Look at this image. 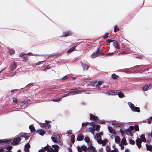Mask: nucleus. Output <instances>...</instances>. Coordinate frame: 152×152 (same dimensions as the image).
<instances>
[{
  "label": "nucleus",
  "instance_id": "nucleus-1",
  "mask_svg": "<svg viewBox=\"0 0 152 152\" xmlns=\"http://www.w3.org/2000/svg\"><path fill=\"white\" fill-rule=\"evenodd\" d=\"M52 147L54 149H53L52 148H49V146L47 145L43 148H42V149L39 150V152H45L44 150L45 151L48 150V152H58V151L59 146L57 145H53Z\"/></svg>",
  "mask_w": 152,
  "mask_h": 152
},
{
  "label": "nucleus",
  "instance_id": "nucleus-2",
  "mask_svg": "<svg viewBox=\"0 0 152 152\" xmlns=\"http://www.w3.org/2000/svg\"><path fill=\"white\" fill-rule=\"evenodd\" d=\"M128 104L132 111L137 112H140V109L139 107L135 106L132 103L130 102H128Z\"/></svg>",
  "mask_w": 152,
  "mask_h": 152
},
{
  "label": "nucleus",
  "instance_id": "nucleus-3",
  "mask_svg": "<svg viewBox=\"0 0 152 152\" xmlns=\"http://www.w3.org/2000/svg\"><path fill=\"white\" fill-rule=\"evenodd\" d=\"M54 137H52L51 139L55 143H57L58 141L60 140V136L57 133L54 134Z\"/></svg>",
  "mask_w": 152,
  "mask_h": 152
},
{
  "label": "nucleus",
  "instance_id": "nucleus-4",
  "mask_svg": "<svg viewBox=\"0 0 152 152\" xmlns=\"http://www.w3.org/2000/svg\"><path fill=\"white\" fill-rule=\"evenodd\" d=\"M80 92V91H74L72 92H70L69 93L64 94V96H62V97H64L65 96H66L68 95H74V94H78Z\"/></svg>",
  "mask_w": 152,
  "mask_h": 152
},
{
  "label": "nucleus",
  "instance_id": "nucleus-5",
  "mask_svg": "<svg viewBox=\"0 0 152 152\" xmlns=\"http://www.w3.org/2000/svg\"><path fill=\"white\" fill-rule=\"evenodd\" d=\"M141 140L140 139H137L136 140L137 145L139 148H140L141 146V143L142 142V138L141 136Z\"/></svg>",
  "mask_w": 152,
  "mask_h": 152
},
{
  "label": "nucleus",
  "instance_id": "nucleus-6",
  "mask_svg": "<svg viewBox=\"0 0 152 152\" xmlns=\"http://www.w3.org/2000/svg\"><path fill=\"white\" fill-rule=\"evenodd\" d=\"M72 32L70 31L63 32L61 37H66L71 35Z\"/></svg>",
  "mask_w": 152,
  "mask_h": 152
},
{
  "label": "nucleus",
  "instance_id": "nucleus-7",
  "mask_svg": "<svg viewBox=\"0 0 152 152\" xmlns=\"http://www.w3.org/2000/svg\"><path fill=\"white\" fill-rule=\"evenodd\" d=\"M86 147L84 146H83L81 147H77V150L78 152H82V150L84 151V152H86L85 151L86 150Z\"/></svg>",
  "mask_w": 152,
  "mask_h": 152
},
{
  "label": "nucleus",
  "instance_id": "nucleus-8",
  "mask_svg": "<svg viewBox=\"0 0 152 152\" xmlns=\"http://www.w3.org/2000/svg\"><path fill=\"white\" fill-rule=\"evenodd\" d=\"M108 128L109 132L111 133L112 134H116L115 130L112 127L108 126Z\"/></svg>",
  "mask_w": 152,
  "mask_h": 152
},
{
  "label": "nucleus",
  "instance_id": "nucleus-9",
  "mask_svg": "<svg viewBox=\"0 0 152 152\" xmlns=\"http://www.w3.org/2000/svg\"><path fill=\"white\" fill-rule=\"evenodd\" d=\"M17 64L14 61L11 64L10 66V70H13L16 68Z\"/></svg>",
  "mask_w": 152,
  "mask_h": 152
},
{
  "label": "nucleus",
  "instance_id": "nucleus-10",
  "mask_svg": "<svg viewBox=\"0 0 152 152\" xmlns=\"http://www.w3.org/2000/svg\"><path fill=\"white\" fill-rule=\"evenodd\" d=\"M90 116L91 120L94 121L96 122L98 121V118L97 116L91 114H90Z\"/></svg>",
  "mask_w": 152,
  "mask_h": 152
},
{
  "label": "nucleus",
  "instance_id": "nucleus-11",
  "mask_svg": "<svg viewBox=\"0 0 152 152\" xmlns=\"http://www.w3.org/2000/svg\"><path fill=\"white\" fill-rule=\"evenodd\" d=\"M103 134V133L102 132H100L96 133V137H95L94 139H96L97 138L100 139L101 138V136Z\"/></svg>",
  "mask_w": 152,
  "mask_h": 152
},
{
  "label": "nucleus",
  "instance_id": "nucleus-12",
  "mask_svg": "<svg viewBox=\"0 0 152 152\" xmlns=\"http://www.w3.org/2000/svg\"><path fill=\"white\" fill-rule=\"evenodd\" d=\"M37 132L40 135L43 136L45 133L46 132L41 129L38 130Z\"/></svg>",
  "mask_w": 152,
  "mask_h": 152
},
{
  "label": "nucleus",
  "instance_id": "nucleus-13",
  "mask_svg": "<svg viewBox=\"0 0 152 152\" xmlns=\"http://www.w3.org/2000/svg\"><path fill=\"white\" fill-rule=\"evenodd\" d=\"M89 152H96L95 151V148L93 146H91L88 148Z\"/></svg>",
  "mask_w": 152,
  "mask_h": 152
},
{
  "label": "nucleus",
  "instance_id": "nucleus-14",
  "mask_svg": "<svg viewBox=\"0 0 152 152\" xmlns=\"http://www.w3.org/2000/svg\"><path fill=\"white\" fill-rule=\"evenodd\" d=\"M21 139L19 138H16L14 139L13 140V145L18 144L20 141Z\"/></svg>",
  "mask_w": 152,
  "mask_h": 152
},
{
  "label": "nucleus",
  "instance_id": "nucleus-15",
  "mask_svg": "<svg viewBox=\"0 0 152 152\" xmlns=\"http://www.w3.org/2000/svg\"><path fill=\"white\" fill-rule=\"evenodd\" d=\"M12 140L10 139H4L3 140H0V144L3 143H9Z\"/></svg>",
  "mask_w": 152,
  "mask_h": 152
},
{
  "label": "nucleus",
  "instance_id": "nucleus-16",
  "mask_svg": "<svg viewBox=\"0 0 152 152\" xmlns=\"http://www.w3.org/2000/svg\"><path fill=\"white\" fill-rule=\"evenodd\" d=\"M113 44L115 48L118 49H120V46L118 44V41H116L114 42Z\"/></svg>",
  "mask_w": 152,
  "mask_h": 152
},
{
  "label": "nucleus",
  "instance_id": "nucleus-17",
  "mask_svg": "<svg viewBox=\"0 0 152 152\" xmlns=\"http://www.w3.org/2000/svg\"><path fill=\"white\" fill-rule=\"evenodd\" d=\"M90 124L91 125H93V128H92V127L90 128V131L92 133V134H94V129L95 127V124L94 123H90Z\"/></svg>",
  "mask_w": 152,
  "mask_h": 152
},
{
  "label": "nucleus",
  "instance_id": "nucleus-18",
  "mask_svg": "<svg viewBox=\"0 0 152 152\" xmlns=\"http://www.w3.org/2000/svg\"><path fill=\"white\" fill-rule=\"evenodd\" d=\"M30 145L28 143L25 146V152H29V149L30 148Z\"/></svg>",
  "mask_w": 152,
  "mask_h": 152
},
{
  "label": "nucleus",
  "instance_id": "nucleus-19",
  "mask_svg": "<svg viewBox=\"0 0 152 152\" xmlns=\"http://www.w3.org/2000/svg\"><path fill=\"white\" fill-rule=\"evenodd\" d=\"M83 136L82 134H79L77 138V140L79 141H81L83 140Z\"/></svg>",
  "mask_w": 152,
  "mask_h": 152
},
{
  "label": "nucleus",
  "instance_id": "nucleus-20",
  "mask_svg": "<svg viewBox=\"0 0 152 152\" xmlns=\"http://www.w3.org/2000/svg\"><path fill=\"white\" fill-rule=\"evenodd\" d=\"M120 138L118 136H116L115 137V142L117 143H119L120 142Z\"/></svg>",
  "mask_w": 152,
  "mask_h": 152
},
{
  "label": "nucleus",
  "instance_id": "nucleus-21",
  "mask_svg": "<svg viewBox=\"0 0 152 152\" xmlns=\"http://www.w3.org/2000/svg\"><path fill=\"white\" fill-rule=\"evenodd\" d=\"M146 147L147 150L150 151H152V146L151 145L146 144Z\"/></svg>",
  "mask_w": 152,
  "mask_h": 152
},
{
  "label": "nucleus",
  "instance_id": "nucleus-22",
  "mask_svg": "<svg viewBox=\"0 0 152 152\" xmlns=\"http://www.w3.org/2000/svg\"><path fill=\"white\" fill-rule=\"evenodd\" d=\"M122 144L124 145H126L127 144V143L126 141V140L125 137H123L121 141Z\"/></svg>",
  "mask_w": 152,
  "mask_h": 152
},
{
  "label": "nucleus",
  "instance_id": "nucleus-23",
  "mask_svg": "<svg viewBox=\"0 0 152 152\" xmlns=\"http://www.w3.org/2000/svg\"><path fill=\"white\" fill-rule=\"evenodd\" d=\"M81 64L84 70H87L89 67V66L85 63H83Z\"/></svg>",
  "mask_w": 152,
  "mask_h": 152
},
{
  "label": "nucleus",
  "instance_id": "nucleus-24",
  "mask_svg": "<svg viewBox=\"0 0 152 152\" xmlns=\"http://www.w3.org/2000/svg\"><path fill=\"white\" fill-rule=\"evenodd\" d=\"M126 134L132 137L133 136V134L131 132L130 130L129 129H127L126 131Z\"/></svg>",
  "mask_w": 152,
  "mask_h": 152
},
{
  "label": "nucleus",
  "instance_id": "nucleus-25",
  "mask_svg": "<svg viewBox=\"0 0 152 152\" xmlns=\"http://www.w3.org/2000/svg\"><path fill=\"white\" fill-rule=\"evenodd\" d=\"M111 77L113 79L116 80L118 79L119 76L113 73L112 74Z\"/></svg>",
  "mask_w": 152,
  "mask_h": 152
},
{
  "label": "nucleus",
  "instance_id": "nucleus-26",
  "mask_svg": "<svg viewBox=\"0 0 152 152\" xmlns=\"http://www.w3.org/2000/svg\"><path fill=\"white\" fill-rule=\"evenodd\" d=\"M108 93L109 95H114L117 94V92L116 91H110L108 92Z\"/></svg>",
  "mask_w": 152,
  "mask_h": 152
},
{
  "label": "nucleus",
  "instance_id": "nucleus-27",
  "mask_svg": "<svg viewBox=\"0 0 152 152\" xmlns=\"http://www.w3.org/2000/svg\"><path fill=\"white\" fill-rule=\"evenodd\" d=\"M98 56L97 54V53L96 51L93 53L92 54H91V57L92 58H95V57H96Z\"/></svg>",
  "mask_w": 152,
  "mask_h": 152
},
{
  "label": "nucleus",
  "instance_id": "nucleus-28",
  "mask_svg": "<svg viewBox=\"0 0 152 152\" xmlns=\"http://www.w3.org/2000/svg\"><path fill=\"white\" fill-rule=\"evenodd\" d=\"M1 148H3V152H4V148H0V149ZM12 146H7V149L8 150L6 152H11V151H10L11 149H12Z\"/></svg>",
  "mask_w": 152,
  "mask_h": 152
},
{
  "label": "nucleus",
  "instance_id": "nucleus-29",
  "mask_svg": "<svg viewBox=\"0 0 152 152\" xmlns=\"http://www.w3.org/2000/svg\"><path fill=\"white\" fill-rule=\"evenodd\" d=\"M112 124L117 127H120L122 126V124L118 122L113 123Z\"/></svg>",
  "mask_w": 152,
  "mask_h": 152
},
{
  "label": "nucleus",
  "instance_id": "nucleus-30",
  "mask_svg": "<svg viewBox=\"0 0 152 152\" xmlns=\"http://www.w3.org/2000/svg\"><path fill=\"white\" fill-rule=\"evenodd\" d=\"M97 53V54L98 56L99 55L100 56L104 55V54L99 49H98L96 51Z\"/></svg>",
  "mask_w": 152,
  "mask_h": 152
},
{
  "label": "nucleus",
  "instance_id": "nucleus-31",
  "mask_svg": "<svg viewBox=\"0 0 152 152\" xmlns=\"http://www.w3.org/2000/svg\"><path fill=\"white\" fill-rule=\"evenodd\" d=\"M29 128L30 130V131L32 132H34L35 130V129L34 127L32 125H30L29 126Z\"/></svg>",
  "mask_w": 152,
  "mask_h": 152
},
{
  "label": "nucleus",
  "instance_id": "nucleus-32",
  "mask_svg": "<svg viewBox=\"0 0 152 152\" xmlns=\"http://www.w3.org/2000/svg\"><path fill=\"white\" fill-rule=\"evenodd\" d=\"M32 54V53H21V54H20L19 56L21 57H24V56H26Z\"/></svg>",
  "mask_w": 152,
  "mask_h": 152
},
{
  "label": "nucleus",
  "instance_id": "nucleus-33",
  "mask_svg": "<svg viewBox=\"0 0 152 152\" xmlns=\"http://www.w3.org/2000/svg\"><path fill=\"white\" fill-rule=\"evenodd\" d=\"M75 48H76V46H75L73 47H72V48H71L70 49H69L67 51V52L71 53V52H72V51H73L75 50Z\"/></svg>",
  "mask_w": 152,
  "mask_h": 152
},
{
  "label": "nucleus",
  "instance_id": "nucleus-34",
  "mask_svg": "<svg viewBox=\"0 0 152 152\" xmlns=\"http://www.w3.org/2000/svg\"><path fill=\"white\" fill-rule=\"evenodd\" d=\"M118 96L120 98H122L124 96V95L123 93L121 92H119L118 94Z\"/></svg>",
  "mask_w": 152,
  "mask_h": 152
},
{
  "label": "nucleus",
  "instance_id": "nucleus-35",
  "mask_svg": "<svg viewBox=\"0 0 152 152\" xmlns=\"http://www.w3.org/2000/svg\"><path fill=\"white\" fill-rule=\"evenodd\" d=\"M119 29L117 25H115L114 26V31L115 32H116Z\"/></svg>",
  "mask_w": 152,
  "mask_h": 152
},
{
  "label": "nucleus",
  "instance_id": "nucleus-36",
  "mask_svg": "<svg viewBox=\"0 0 152 152\" xmlns=\"http://www.w3.org/2000/svg\"><path fill=\"white\" fill-rule=\"evenodd\" d=\"M9 53L10 55H12L15 53V51L12 49H10L9 50Z\"/></svg>",
  "mask_w": 152,
  "mask_h": 152
},
{
  "label": "nucleus",
  "instance_id": "nucleus-37",
  "mask_svg": "<svg viewBox=\"0 0 152 152\" xmlns=\"http://www.w3.org/2000/svg\"><path fill=\"white\" fill-rule=\"evenodd\" d=\"M39 125L41 127L45 128L46 126V124L43 123H39Z\"/></svg>",
  "mask_w": 152,
  "mask_h": 152
},
{
  "label": "nucleus",
  "instance_id": "nucleus-38",
  "mask_svg": "<svg viewBox=\"0 0 152 152\" xmlns=\"http://www.w3.org/2000/svg\"><path fill=\"white\" fill-rule=\"evenodd\" d=\"M128 53L127 51H123L120 53H118V54L119 55H123V54H127Z\"/></svg>",
  "mask_w": 152,
  "mask_h": 152
},
{
  "label": "nucleus",
  "instance_id": "nucleus-39",
  "mask_svg": "<svg viewBox=\"0 0 152 152\" xmlns=\"http://www.w3.org/2000/svg\"><path fill=\"white\" fill-rule=\"evenodd\" d=\"M26 134L24 133H21L18 135V137H24L26 136Z\"/></svg>",
  "mask_w": 152,
  "mask_h": 152
},
{
  "label": "nucleus",
  "instance_id": "nucleus-40",
  "mask_svg": "<svg viewBox=\"0 0 152 152\" xmlns=\"http://www.w3.org/2000/svg\"><path fill=\"white\" fill-rule=\"evenodd\" d=\"M84 141L87 143H89L90 141V139L88 137H85L84 139Z\"/></svg>",
  "mask_w": 152,
  "mask_h": 152
},
{
  "label": "nucleus",
  "instance_id": "nucleus-41",
  "mask_svg": "<svg viewBox=\"0 0 152 152\" xmlns=\"http://www.w3.org/2000/svg\"><path fill=\"white\" fill-rule=\"evenodd\" d=\"M107 141V140L106 139L103 140L102 142V145L103 146L105 145Z\"/></svg>",
  "mask_w": 152,
  "mask_h": 152
},
{
  "label": "nucleus",
  "instance_id": "nucleus-42",
  "mask_svg": "<svg viewBox=\"0 0 152 152\" xmlns=\"http://www.w3.org/2000/svg\"><path fill=\"white\" fill-rule=\"evenodd\" d=\"M150 86H143V90L146 91L149 89Z\"/></svg>",
  "mask_w": 152,
  "mask_h": 152
},
{
  "label": "nucleus",
  "instance_id": "nucleus-43",
  "mask_svg": "<svg viewBox=\"0 0 152 152\" xmlns=\"http://www.w3.org/2000/svg\"><path fill=\"white\" fill-rule=\"evenodd\" d=\"M116 52L115 51L113 52L112 53H108L107 55L106 56H112L115 53H116Z\"/></svg>",
  "mask_w": 152,
  "mask_h": 152
},
{
  "label": "nucleus",
  "instance_id": "nucleus-44",
  "mask_svg": "<svg viewBox=\"0 0 152 152\" xmlns=\"http://www.w3.org/2000/svg\"><path fill=\"white\" fill-rule=\"evenodd\" d=\"M100 127V126L99 125H97L96 126V130L97 132H99Z\"/></svg>",
  "mask_w": 152,
  "mask_h": 152
},
{
  "label": "nucleus",
  "instance_id": "nucleus-45",
  "mask_svg": "<svg viewBox=\"0 0 152 152\" xmlns=\"http://www.w3.org/2000/svg\"><path fill=\"white\" fill-rule=\"evenodd\" d=\"M23 57L24 58L22 59L23 61L25 62H26L28 61V57Z\"/></svg>",
  "mask_w": 152,
  "mask_h": 152
},
{
  "label": "nucleus",
  "instance_id": "nucleus-46",
  "mask_svg": "<svg viewBox=\"0 0 152 152\" xmlns=\"http://www.w3.org/2000/svg\"><path fill=\"white\" fill-rule=\"evenodd\" d=\"M129 141L130 144L132 145H134L135 143V142L134 140H129Z\"/></svg>",
  "mask_w": 152,
  "mask_h": 152
},
{
  "label": "nucleus",
  "instance_id": "nucleus-47",
  "mask_svg": "<svg viewBox=\"0 0 152 152\" xmlns=\"http://www.w3.org/2000/svg\"><path fill=\"white\" fill-rule=\"evenodd\" d=\"M74 138H75V136L74 135H72L71 136V140L72 141V143H74Z\"/></svg>",
  "mask_w": 152,
  "mask_h": 152
},
{
  "label": "nucleus",
  "instance_id": "nucleus-48",
  "mask_svg": "<svg viewBox=\"0 0 152 152\" xmlns=\"http://www.w3.org/2000/svg\"><path fill=\"white\" fill-rule=\"evenodd\" d=\"M98 142L99 144H102V142L103 140H102L101 139H99V140H98L97 139H96Z\"/></svg>",
  "mask_w": 152,
  "mask_h": 152
},
{
  "label": "nucleus",
  "instance_id": "nucleus-49",
  "mask_svg": "<svg viewBox=\"0 0 152 152\" xmlns=\"http://www.w3.org/2000/svg\"><path fill=\"white\" fill-rule=\"evenodd\" d=\"M108 35L109 33H105L104 36L103 37V38L104 39L107 38L108 37Z\"/></svg>",
  "mask_w": 152,
  "mask_h": 152
},
{
  "label": "nucleus",
  "instance_id": "nucleus-50",
  "mask_svg": "<svg viewBox=\"0 0 152 152\" xmlns=\"http://www.w3.org/2000/svg\"><path fill=\"white\" fill-rule=\"evenodd\" d=\"M134 129L136 131H138L139 130L138 126L137 125H135Z\"/></svg>",
  "mask_w": 152,
  "mask_h": 152
},
{
  "label": "nucleus",
  "instance_id": "nucleus-51",
  "mask_svg": "<svg viewBox=\"0 0 152 152\" xmlns=\"http://www.w3.org/2000/svg\"><path fill=\"white\" fill-rule=\"evenodd\" d=\"M91 84L92 85V86L94 85L96 83H97V80H95L94 81H92L91 82Z\"/></svg>",
  "mask_w": 152,
  "mask_h": 152
},
{
  "label": "nucleus",
  "instance_id": "nucleus-52",
  "mask_svg": "<svg viewBox=\"0 0 152 152\" xmlns=\"http://www.w3.org/2000/svg\"><path fill=\"white\" fill-rule=\"evenodd\" d=\"M97 122L100 124H104V122L103 121L98 120V121H97Z\"/></svg>",
  "mask_w": 152,
  "mask_h": 152
},
{
  "label": "nucleus",
  "instance_id": "nucleus-53",
  "mask_svg": "<svg viewBox=\"0 0 152 152\" xmlns=\"http://www.w3.org/2000/svg\"><path fill=\"white\" fill-rule=\"evenodd\" d=\"M68 78V76L66 75L62 78V80H65L67 79Z\"/></svg>",
  "mask_w": 152,
  "mask_h": 152
},
{
  "label": "nucleus",
  "instance_id": "nucleus-54",
  "mask_svg": "<svg viewBox=\"0 0 152 152\" xmlns=\"http://www.w3.org/2000/svg\"><path fill=\"white\" fill-rule=\"evenodd\" d=\"M102 82L101 80H99L98 81V83L96 85V86H98H98H100L101 85H102Z\"/></svg>",
  "mask_w": 152,
  "mask_h": 152
},
{
  "label": "nucleus",
  "instance_id": "nucleus-55",
  "mask_svg": "<svg viewBox=\"0 0 152 152\" xmlns=\"http://www.w3.org/2000/svg\"><path fill=\"white\" fill-rule=\"evenodd\" d=\"M88 124V122H87L86 123H83L82 124V125L83 126H85L86 125H87Z\"/></svg>",
  "mask_w": 152,
  "mask_h": 152
},
{
  "label": "nucleus",
  "instance_id": "nucleus-56",
  "mask_svg": "<svg viewBox=\"0 0 152 152\" xmlns=\"http://www.w3.org/2000/svg\"><path fill=\"white\" fill-rule=\"evenodd\" d=\"M106 150L107 151V152H110V148L108 146H107L106 147Z\"/></svg>",
  "mask_w": 152,
  "mask_h": 152
},
{
  "label": "nucleus",
  "instance_id": "nucleus-57",
  "mask_svg": "<svg viewBox=\"0 0 152 152\" xmlns=\"http://www.w3.org/2000/svg\"><path fill=\"white\" fill-rule=\"evenodd\" d=\"M51 127V125L50 124H46V126L45 128L49 129Z\"/></svg>",
  "mask_w": 152,
  "mask_h": 152
},
{
  "label": "nucleus",
  "instance_id": "nucleus-58",
  "mask_svg": "<svg viewBox=\"0 0 152 152\" xmlns=\"http://www.w3.org/2000/svg\"><path fill=\"white\" fill-rule=\"evenodd\" d=\"M134 129V127L133 126H129L130 130H132Z\"/></svg>",
  "mask_w": 152,
  "mask_h": 152
},
{
  "label": "nucleus",
  "instance_id": "nucleus-59",
  "mask_svg": "<svg viewBox=\"0 0 152 152\" xmlns=\"http://www.w3.org/2000/svg\"><path fill=\"white\" fill-rule=\"evenodd\" d=\"M119 145L121 147V149L123 150L124 148V147L122 145L121 143H119Z\"/></svg>",
  "mask_w": 152,
  "mask_h": 152
},
{
  "label": "nucleus",
  "instance_id": "nucleus-60",
  "mask_svg": "<svg viewBox=\"0 0 152 152\" xmlns=\"http://www.w3.org/2000/svg\"><path fill=\"white\" fill-rule=\"evenodd\" d=\"M118 150L116 148H115L114 150H112L111 152H118Z\"/></svg>",
  "mask_w": 152,
  "mask_h": 152
},
{
  "label": "nucleus",
  "instance_id": "nucleus-61",
  "mask_svg": "<svg viewBox=\"0 0 152 152\" xmlns=\"http://www.w3.org/2000/svg\"><path fill=\"white\" fill-rule=\"evenodd\" d=\"M114 41V40H113L111 39H108L107 40V42H113Z\"/></svg>",
  "mask_w": 152,
  "mask_h": 152
},
{
  "label": "nucleus",
  "instance_id": "nucleus-62",
  "mask_svg": "<svg viewBox=\"0 0 152 152\" xmlns=\"http://www.w3.org/2000/svg\"><path fill=\"white\" fill-rule=\"evenodd\" d=\"M124 72H126V73H131V71L130 70H129V69H127V70H125V71H124Z\"/></svg>",
  "mask_w": 152,
  "mask_h": 152
},
{
  "label": "nucleus",
  "instance_id": "nucleus-63",
  "mask_svg": "<svg viewBox=\"0 0 152 152\" xmlns=\"http://www.w3.org/2000/svg\"><path fill=\"white\" fill-rule=\"evenodd\" d=\"M120 132L122 134V136L124 134V131L122 130V129H120Z\"/></svg>",
  "mask_w": 152,
  "mask_h": 152
},
{
  "label": "nucleus",
  "instance_id": "nucleus-64",
  "mask_svg": "<svg viewBox=\"0 0 152 152\" xmlns=\"http://www.w3.org/2000/svg\"><path fill=\"white\" fill-rule=\"evenodd\" d=\"M13 102L14 103H16L18 102V100L16 98H15V99L13 100Z\"/></svg>",
  "mask_w": 152,
  "mask_h": 152
}]
</instances>
